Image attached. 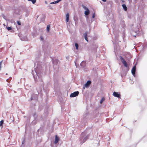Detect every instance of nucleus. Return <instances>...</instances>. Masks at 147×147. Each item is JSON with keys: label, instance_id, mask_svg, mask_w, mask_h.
<instances>
[{"label": "nucleus", "instance_id": "obj_1", "mask_svg": "<svg viewBox=\"0 0 147 147\" xmlns=\"http://www.w3.org/2000/svg\"><path fill=\"white\" fill-rule=\"evenodd\" d=\"M120 58L121 62L124 66L126 67H127L128 66L127 63L124 59L121 56H120Z\"/></svg>", "mask_w": 147, "mask_h": 147}, {"label": "nucleus", "instance_id": "obj_2", "mask_svg": "<svg viewBox=\"0 0 147 147\" xmlns=\"http://www.w3.org/2000/svg\"><path fill=\"white\" fill-rule=\"evenodd\" d=\"M59 60L57 59H53V66L54 67H55L57 65L59 62Z\"/></svg>", "mask_w": 147, "mask_h": 147}, {"label": "nucleus", "instance_id": "obj_3", "mask_svg": "<svg viewBox=\"0 0 147 147\" xmlns=\"http://www.w3.org/2000/svg\"><path fill=\"white\" fill-rule=\"evenodd\" d=\"M113 95L115 97L120 98V93H119L118 92H114L113 93Z\"/></svg>", "mask_w": 147, "mask_h": 147}, {"label": "nucleus", "instance_id": "obj_4", "mask_svg": "<svg viewBox=\"0 0 147 147\" xmlns=\"http://www.w3.org/2000/svg\"><path fill=\"white\" fill-rule=\"evenodd\" d=\"M136 65H135L131 69V73L133 75H135V72L136 71Z\"/></svg>", "mask_w": 147, "mask_h": 147}, {"label": "nucleus", "instance_id": "obj_5", "mask_svg": "<svg viewBox=\"0 0 147 147\" xmlns=\"http://www.w3.org/2000/svg\"><path fill=\"white\" fill-rule=\"evenodd\" d=\"M59 140L60 139L59 138L57 135H56L54 141V143L55 144H57Z\"/></svg>", "mask_w": 147, "mask_h": 147}, {"label": "nucleus", "instance_id": "obj_6", "mask_svg": "<svg viewBox=\"0 0 147 147\" xmlns=\"http://www.w3.org/2000/svg\"><path fill=\"white\" fill-rule=\"evenodd\" d=\"M91 82L90 81H88L85 84L84 86L86 88H87L89 86V85L91 84Z\"/></svg>", "mask_w": 147, "mask_h": 147}, {"label": "nucleus", "instance_id": "obj_7", "mask_svg": "<svg viewBox=\"0 0 147 147\" xmlns=\"http://www.w3.org/2000/svg\"><path fill=\"white\" fill-rule=\"evenodd\" d=\"M80 65L81 66H82L83 67H85L86 65V62L84 61H82L80 63Z\"/></svg>", "mask_w": 147, "mask_h": 147}, {"label": "nucleus", "instance_id": "obj_8", "mask_svg": "<svg viewBox=\"0 0 147 147\" xmlns=\"http://www.w3.org/2000/svg\"><path fill=\"white\" fill-rule=\"evenodd\" d=\"M88 32H86L83 34L84 37L86 40L88 42V38H87Z\"/></svg>", "mask_w": 147, "mask_h": 147}, {"label": "nucleus", "instance_id": "obj_9", "mask_svg": "<svg viewBox=\"0 0 147 147\" xmlns=\"http://www.w3.org/2000/svg\"><path fill=\"white\" fill-rule=\"evenodd\" d=\"M66 21L67 22H68L69 20V13H67L66 15Z\"/></svg>", "mask_w": 147, "mask_h": 147}, {"label": "nucleus", "instance_id": "obj_10", "mask_svg": "<svg viewBox=\"0 0 147 147\" xmlns=\"http://www.w3.org/2000/svg\"><path fill=\"white\" fill-rule=\"evenodd\" d=\"M89 136V135H88L86 136L85 138H84V139H83V142H85L86 140L88 138Z\"/></svg>", "mask_w": 147, "mask_h": 147}, {"label": "nucleus", "instance_id": "obj_11", "mask_svg": "<svg viewBox=\"0 0 147 147\" xmlns=\"http://www.w3.org/2000/svg\"><path fill=\"white\" fill-rule=\"evenodd\" d=\"M90 13V11L89 9L86 10L84 12V14L86 15H88Z\"/></svg>", "mask_w": 147, "mask_h": 147}, {"label": "nucleus", "instance_id": "obj_12", "mask_svg": "<svg viewBox=\"0 0 147 147\" xmlns=\"http://www.w3.org/2000/svg\"><path fill=\"white\" fill-rule=\"evenodd\" d=\"M123 8L124 9L125 11H126L127 10V8L126 5L125 4H123L122 5Z\"/></svg>", "mask_w": 147, "mask_h": 147}, {"label": "nucleus", "instance_id": "obj_13", "mask_svg": "<svg viewBox=\"0 0 147 147\" xmlns=\"http://www.w3.org/2000/svg\"><path fill=\"white\" fill-rule=\"evenodd\" d=\"M79 94V92L78 91L74 92V97L77 96Z\"/></svg>", "mask_w": 147, "mask_h": 147}, {"label": "nucleus", "instance_id": "obj_14", "mask_svg": "<svg viewBox=\"0 0 147 147\" xmlns=\"http://www.w3.org/2000/svg\"><path fill=\"white\" fill-rule=\"evenodd\" d=\"M50 25H48L47 26V30L48 32H49L50 30Z\"/></svg>", "mask_w": 147, "mask_h": 147}, {"label": "nucleus", "instance_id": "obj_15", "mask_svg": "<svg viewBox=\"0 0 147 147\" xmlns=\"http://www.w3.org/2000/svg\"><path fill=\"white\" fill-rule=\"evenodd\" d=\"M75 47H76V49H78V47H79V45H78V44L77 43H75Z\"/></svg>", "mask_w": 147, "mask_h": 147}, {"label": "nucleus", "instance_id": "obj_16", "mask_svg": "<svg viewBox=\"0 0 147 147\" xmlns=\"http://www.w3.org/2000/svg\"><path fill=\"white\" fill-rule=\"evenodd\" d=\"M105 100V99L104 98H102L100 102V103L101 104Z\"/></svg>", "mask_w": 147, "mask_h": 147}, {"label": "nucleus", "instance_id": "obj_17", "mask_svg": "<svg viewBox=\"0 0 147 147\" xmlns=\"http://www.w3.org/2000/svg\"><path fill=\"white\" fill-rule=\"evenodd\" d=\"M82 7L86 10H87L88 9V8L87 7H86V6H84V5H82Z\"/></svg>", "mask_w": 147, "mask_h": 147}, {"label": "nucleus", "instance_id": "obj_18", "mask_svg": "<svg viewBox=\"0 0 147 147\" xmlns=\"http://www.w3.org/2000/svg\"><path fill=\"white\" fill-rule=\"evenodd\" d=\"M28 1H31L33 4H34L36 2V0H28Z\"/></svg>", "mask_w": 147, "mask_h": 147}, {"label": "nucleus", "instance_id": "obj_19", "mask_svg": "<svg viewBox=\"0 0 147 147\" xmlns=\"http://www.w3.org/2000/svg\"><path fill=\"white\" fill-rule=\"evenodd\" d=\"M3 120H1L0 122V126H1L3 125Z\"/></svg>", "mask_w": 147, "mask_h": 147}, {"label": "nucleus", "instance_id": "obj_20", "mask_svg": "<svg viewBox=\"0 0 147 147\" xmlns=\"http://www.w3.org/2000/svg\"><path fill=\"white\" fill-rule=\"evenodd\" d=\"M36 120H33L32 121V125H34V124H36Z\"/></svg>", "mask_w": 147, "mask_h": 147}, {"label": "nucleus", "instance_id": "obj_21", "mask_svg": "<svg viewBox=\"0 0 147 147\" xmlns=\"http://www.w3.org/2000/svg\"><path fill=\"white\" fill-rule=\"evenodd\" d=\"M7 29L8 30H10L12 29V28L11 27H8L7 28Z\"/></svg>", "mask_w": 147, "mask_h": 147}, {"label": "nucleus", "instance_id": "obj_22", "mask_svg": "<svg viewBox=\"0 0 147 147\" xmlns=\"http://www.w3.org/2000/svg\"><path fill=\"white\" fill-rule=\"evenodd\" d=\"M17 22L18 25H21V22L20 21H17Z\"/></svg>", "mask_w": 147, "mask_h": 147}, {"label": "nucleus", "instance_id": "obj_23", "mask_svg": "<svg viewBox=\"0 0 147 147\" xmlns=\"http://www.w3.org/2000/svg\"><path fill=\"white\" fill-rule=\"evenodd\" d=\"M70 97H74V93H71L70 95Z\"/></svg>", "mask_w": 147, "mask_h": 147}, {"label": "nucleus", "instance_id": "obj_24", "mask_svg": "<svg viewBox=\"0 0 147 147\" xmlns=\"http://www.w3.org/2000/svg\"><path fill=\"white\" fill-rule=\"evenodd\" d=\"M68 29H69V32L70 33H72V32H71V30L70 29V28L69 29V28H68Z\"/></svg>", "mask_w": 147, "mask_h": 147}, {"label": "nucleus", "instance_id": "obj_25", "mask_svg": "<svg viewBox=\"0 0 147 147\" xmlns=\"http://www.w3.org/2000/svg\"><path fill=\"white\" fill-rule=\"evenodd\" d=\"M95 13H93L92 15V18H94V17H95Z\"/></svg>", "mask_w": 147, "mask_h": 147}, {"label": "nucleus", "instance_id": "obj_26", "mask_svg": "<svg viewBox=\"0 0 147 147\" xmlns=\"http://www.w3.org/2000/svg\"><path fill=\"white\" fill-rule=\"evenodd\" d=\"M55 2V3H58L59 2V1H58V0L56 1H54Z\"/></svg>", "mask_w": 147, "mask_h": 147}, {"label": "nucleus", "instance_id": "obj_27", "mask_svg": "<svg viewBox=\"0 0 147 147\" xmlns=\"http://www.w3.org/2000/svg\"><path fill=\"white\" fill-rule=\"evenodd\" d=\"M40 38L42 40H43V38L42 36H40Z\"/></svg>", "mask_w": 147, "mask_h": 147}, {"label": "nucleus", "instance_id": "obj_28", "mask_svg": "<svg viewBox=\"0 0 147 147\" xmlns=\"http://www.w3.org/2000/svg\"><path fill=\"white\" fill-rule=\"evenodd\" d=\"M51 4H55V2H51L50 3Z\"/></svg>", "mask_w": 147, "mask_h": 147}, {"label": "nucleus", "instance_id": "obj_29", "mask_svg": "<svg viewBox=\"0 0 147 147\" xmlns=\"http://www.w3.org/2000/svg\"><path fill=\"white\" fill-rule=\"evenodd\" d=\"M102 1H103L104 2H105L107 0H102Z\"/></svg>", "mask_w": 147, "mask_h": 147}, {"label": "nucleus", "instance_id": "obj_30", "mask_svg": "<svg viewBox=\"0 0 147 147\" xmlns=\"http://www.w3.org/2000/svg\"><path fill=\"white\" fill-rule=\"evenodd\" d=\"M45 3L46 4H47V1H45Z\"/></svg>", "mask_w": 147, "mask_h": 147}, {"label": "nucleus", "instance_id": "obj_31", "mask_svg": "<svg viewBox=\"0 0 147 147\" xmlns=\"http://www.w3.org/2000/svg\"><path fill=\"white\" fill-rule=\"evenodd\" d=\"M75 65H76V66H77L76 64V62H75Z\"/></svg>", "mask_w": 147, "mask_h": 147}, {"label": "nucleus", "instance_id": "obj_32", "mask_svg": "<svg viewBox=\"0 0 147 147\" xmlns=\"http://www.w3.org/2000/svg\"><path fill=\"white\" fill-rule=\"evenodd\" d=\"M61 0H58V1H59V2L60 1H61Z\"/></svg>", "mask_w": 147, "mask_h": 147}, {"label": "nucleus", "instance_id": "obj_33", "mask_svg": "<svg viewBox=\"0 0 147 147\" xmlns=\"http://www.w3.org/2000/svg\"><path fill=\"white\" fill-rule=\"evenodd\" d=\"M66 58L67 59V58H68V57H66Z\"/></svg>", "mask_w": 147, "mask_h": 147}, {"label": "nucleus", "instance_id": "obj_34", "mask_svg": "<svg viewBox=\"0 0 147 147\" xmlns=\"http://www.w3.org/2000/svg\"><path fill=\"white\" fill-rule=\"evenodd\" d=\"M8 80V79H7V80H6V81H7V82H8V81H7V80Z\"/></svg>", "mask_w": 147, "mask_h": 147}]
</instances>
